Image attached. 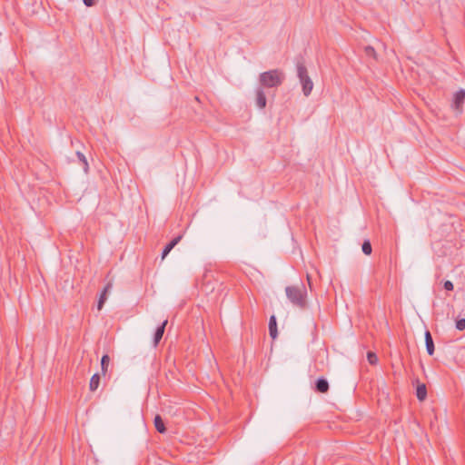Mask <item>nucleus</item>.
Returning a JSON list of instances; mask_svg holds the SVG:
<instances>
[{
  "label": "nucleus",
  "mask_w": 465,
  "mask_h": 465,
  "mask_svg": "<svg viewBox=\"0 0 465 465\" xmlns=\"http://www.w3.org/2000/svg\"><path fill=\"white\" fill-rule=\"evenodd\" d=\"M269 333L273 340L276 339L278 335L277 322L274 315H272L269 320Z\"/></svg>",
  "instance_id": "9b49d317"
},
{
  "label": "nucleus",
  "mask_w": 465,
  "mask_h": 465,
  "mask_svg": "<svg viewBox=\"0 0 465 465\" xmlns=\"http://www.w3.org/2000/svg\"><path fill=\"white\" fill-rule=\"evenodd\" d=\"M361 250H362L363 253L366 255L371 254L372 247H371V242L369 240H365L362 242Z\"/></svg>",
  "instance_id": "a211bd4d"
},
{
  "label": "nucleus",
  "mask_w": 465,
  "mask_h": 465,
  "mask_svg": "<svg viewBox=\"0 0 465 465\" xmlns=\"http://www.w3.org/2000/svg\"><path fill=\"white\" fill-rule=\"evenodd\" d=\"M153 423H154V427L158 432H160V433L166 432V427L164 425V422H163L162 417L159 414H157L154 417Z\"/></svg>",
  "instance_id": "ddd939ff"
},
{
  "label": "nucleus",
  "mask_w": 465,
  "mask_h": 465,
  "mask_svg": "<svg viewBox=\"0 0 465 465\" xmlns=\"http://www.w3.org/2000/svg\"><path fill=\"white\" fill-rule=\"evenodd\" d=\"M425 337V344H426V350L429 355H433L435 347H434V341L431 336V333L429 330H426L424 333Z\"/></svg>",
  "instance_id": "423d86ee"
},
{
  "label": "nucleus",
  "mask_w": 465,
  "mask_h": 465,
  "mask_svg": "<svg viewBox=\"0 0 465 465\" xmlns=\"http://www.w3.org/2000/svg\"><path fill=\"white\" fill-rule=\"evenodd\" d=\"M364 53L367 56H371V57H373L374 59L377 58V54H376V51L375 49L371 46V45H367L364 47Z\"/></svg>",
  "instance_id": "6ab92c4d"
},
{
  "label": "nucleus",
  "mask_w": 465,
  "mask_h": 465,
  "mask_svg": "<svg viewBox=\"0 0 465 465\" xmlns=\"http://www.w3.org/2000/svg\"><path fill=\"white\" fill-rule=\"evenodd\" d=\"M315 391L320 393H326L329 391V382L324 378H319L315 382Z\"/></svg>",
  "instance_id": "0eeeda50"
},
{
  "label": "nucleus",
  "mask_w": 465,
  "mask_h": 465,
  "mask_svg": "<svg viewBox=\"0 0 465 465\" xmlns=\"http://www.w3.org/2000/svg\"><path fill=\"white\" fill-rule=\"evenodd\" d=\"M285 79L284 73L280 69H272L262 73L259 75L260 87L277 88L282 84Z\"/></svg>",
  "instance_id": "f257e3e1"
},
{
  "label": "nucleus",
  "mask_w": 465,
  "mask_h": 465,
  "mask_svg": "<svg viewBox=\"0 0 465 465\" xmlns=\"http://www.w3.org/2000/svg\"><path fill=\"white\" fill-rule=\"evenodd\" d=\"M83 2L88 7H91V6L95 5V1L94 0H83Z\"/></svg>",
  "instance_id": "5701e85b"
},
{
  "label": "nucleus",
  "mask_w": 465,
  "mask_h": 465,
  "mask_svg": "<svg viewBox=\"0 0 465 465\" xmlns=\"http://www.w3.org/2000/svg\"><path fill=\"white\" fill-rule=\"evenodd\" d=\"M182 235H178L177 237L173 238L163 249L162 252V259L163 260L168 253L174 248L176 244L182 240Z\"/></svg>",
  "instance_id": "6e6552de"
},
{
  "label": "nucleus",
  "mask_w": 465,
  "mask_h": 465,
  "mask_svg": "<svg viewBox=\"0 0 465 465\" xmlns=\"http://www.w3.org/2000/svg\"><path fill=\"white\" fill-rule=\"evenodd\" d=\"M113 284L111 282H108L105 287L104 288L100 297H99V300H98V303H97V309L100 311L102 310L107 297H106V294L107 292L111 290Z\"/></svg>",
  "instance_id": "1a4fd4ad"
},
{
  "label": "nucleus",
  "mask_w": 465,
  "mask_h": 465,
  "mask_svg": "<svg viewBox=\"0 0 465 465\" xmlns=\"http://www.w3.org/2000/svg\"><path fill=\"white\" fill-rule=\"evenodd\" d=\"M456 328L459 331L465 330V319H459L456 321Z\"/></svg>",
  "instance_id": "412c9836"
},
{
  "label": "nucleus",
  "mask_w": 465,
  "mask_h": 465,
  "mask_svg": "<svg viewBox=\"0 0 465 465\" xmlns=\"http://www.w3.org/2000/svg\"><path fill=\"white\" fill-rule=\"evenodd\" d=\"M100 384V374L94 373L90 380L89 389L91 391H94L98 389Z\"/></svg>",
  "instance_id": "2eb2a0df"
},
{
  "label": "nucleus",
  "mask_w": 465,
  "mask_h": 465,
  "mask_svg": "<svg viewBox=\"0 0 465 465\" xmlns=\"http://www.w3.org/2000/svg\"><path fill=\"white\" fill-rule=\"evenodd\" d=\"M367 360H368L369 363L371 365H375L378 362V357H377L376 353H374L373 351H368Z\"/></svg>",
  "instance_id": "aec40b11"
},
{
  "label": "nucleus",
  "mask_w": 465,
  "mask_h": 465,
  "mask_svg": "<svg viewBox=\"0 0 465 465\" xmlns=\"http://www.w3.org/2000/svg\"><path fill=\"white\" fill-rule=\"evenodd\" d=\"M255 94H256L255 104H256L257 107H259L260 109L265 108L267 100H266V95L263 91V88L259 86L255 91Z\"/></svg>",
  "instance_id": "20e7f679"
},
{
  "label": "nucleus",
  "mask_w": 465,
  "mask_h": 465,
  "mask_svg": "<svg viewBox=\"0 0 465 465\" xmlns=\"http://www.w3.org/2000/svg\"><path fill=\"white\" fill-rule=\"evenodd\" d=\"M464 101L465 90L461 89L454 94V99L452 103V107L454 108V110H456L458 113H461Z\"/></svg>",
  "instance_id": "7ed1b4c3"
},
{
  "label": "nucleus",
  "mask_w": 465,
  "mask_h": 465,
  "mask_svg": "<svg viewBox=\"0 0 465 465\" xmlns=\"http://www.w3.org/2000/svg\"><path fill=\"white\" fill-rule=\"evenodd\" d=\"M287 298L296 307L300 309H305L307 307V294L304 285L298 286H287L285 288Z\"/></svg>",
  "instance_id": "f03ea898"
},
{
  "label": "nucleus",
  "mask_w": 465,
  "mask_h": 465,
  "mask_svg": "<svg viewBox=\"0 0 465 465\" xmlns=\"http://www.w3.org/2000/svg\"><path fill=\"white\" fill-rule=\"evenodd\" d=\"M307 281L310 288L312 289L311 276L309 274H307Z\"/></svg>",
  "instance_id": "b1692460"
},
{
  "label": "nucleus",
  "mask_w": 465,
  "mask_h": 465,
  "mask_svg": "<svg viewBox=\"0 0 465 465\" xmlns=\"http://www.w3.org/2000/svg\"><path fill=\"white\" fill-rule=\"evenodd\" d=\"M167 323H168V321L164 320L163 322V323L160 326L157 327V329H156V331L154 332V335H153V345L154 346H157L158 343L160 342V341L162 340Z\"/></svg>",
  "instance_id": "39448f33"
},
{
  "label": "nucleus",
  "mask_w": 465,
  "mask_h": 465,
  "mask_svg": "<svg viewBox=\"0 0 465 465\" xmlns=\"http://www.w3.org/2000/svg\"><path fill=\"white\" fill-rule=\"evenodd\" d=\"M109 362H110L109 355L108 354L103 355V357L101 359V371H102L103 375L106 374L108 366H109Z\"/></svg>",
  "instance_id": "dca6fc26"
},
{
  "label": "nucleus",
  "mask_w": 465,
  "mask_h": 465,
  "mask_svg": "<svg viewBox=\"0 0 465 465\" xmlns=\"http://www.w3.org/2000/svg\"><path fill=\"white\" fill-rule=\"evenodd\" d=\"M297 74L300 80L309 77L307 68L303 63H297Z\"/></svg>",
  "instance_id": "4468645a"
},
{
  "label": "nucleus",
  "mask_w": 465,
  "mask_h": 465,
  "mask_svg": "<svg viewBox=\"0 0 465 465\" xmlns=\"http://www.w3.org/2000/svg\"><path fill=\"white\" fill-rule=\"evenodd\" d=\"M76 156H77L79 162L82 163L83 169H84V173H87L89 167H88V163H87L85 156L80 152L76 153Z\"/></svg>",
  "instance_id": "f3484780"
},
{
  "label": "nucleus",
  "mask_w": 465,
  "mask_h": 465,
  "mask_svg": "<svg viewBox=\"0 0 465 465\" xmlns=\"http://www.w3.org/2000/svg\"><path fill=\"white\" fill-rule=\"evenodd\" d=\"M417 382H419L418 379ZM416 396L420 401H423L427 398V388L424 383H418L416 389Z\"/></svg>",
  "instance_id": "9d476101"
},
{
  "label": "nucleus",
  "mask_w": 465,
  "mask_h": 465,
  "mask_svg": "<svg viewBox=\"0 0 465 465\" xmlns=\"http://www.w3.org/2000/svg\"><path fill=\"white\" fill-rule=\"evenodd\" d=\"M301 84L302 85V92L305 96H308L312 90L313 84L310 77H307L305 79L300 80Z\"/></svg>",
  "instance_id": "f8f14e48"
},
{
  "label": "nucleus",
  "mask_w": 465,
  "mask_h": 465,
  "mask_svg": "<svg viewBox=\"0 0 465 465\" xmlns=\"http://www.w3.org/2000/svg\"><path fill=\"white\" fill-rule=\"evenodd\" d=\"M444 289L447 291H452L454 289V285L450 281H445Z\"/></svg>",
  "instance_id": "4be33fe9"
}]
</instances>
